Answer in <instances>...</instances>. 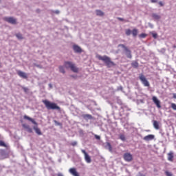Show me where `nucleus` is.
I'll return each instance as SVG.
<instances>
[{"instance_id":"33","label":"nucleus","mask_w":176,"mask_h":176,"mask_svg":"<svg viewBox=\"0 0 176 176\" xmlns=\"http://www.w3.org/2000/svg\"><path fill=\"white\" fill-rule=\"evenodd\" d=\"M71 145H72V146H76V145H78V142H72L71 143Z\"/></svg>"},{"instance_id":"19","label":"nucleus","mask_w":176,"mask_h":176,"mask_svg":"<svg viewBox=\"0 0 176 176\" xmlns=\"http://www.w3.org/2000/svg\"><path fill=\"white\" fill-rule=\"evenodd\" d=\"M132 35H133V36H134V37H135V36H137V35H138V30H137V29H133V30H132Z\"/></svg>"},{"instance_id":"5","label":"nucleus","mask_w":176,"mask_h":176,"mask_svg":"<svg viewBox=\"0 0 176 176\" xmlns=\"http://www.w3.org/2000/svg\"><path fill=\"white\" fill-rule=\"evenodd\" d=\"M118 47H122L125 52V54L127 58H133V55H131V50L129 49L124 44H119Z\"/></svg>"},{"instance_id":"39","label":"nucleus","mask_w":176,"mask_h":176,"mask_svg":"<svg viewBox=\"0 0 176 176\" xmlns=\"http://www.w3.org/2000/svg\"><path fill=\"white\" fill-rule=\"evenodd\" d=\"M70 77L74 78V79H76V78H77L76 76H74V75H71Z\"/></svg>"},{"instance_id":"45","label":"nucleus","mask_w":176,"mask_h":176,"mask_svg":"<svg viewBox=\"0 0 176 176\" xmlns=\"http://www.w3.org/2000/svg\"><path fill=\"white\" fill-rule=\"evenodd\" d=\"M120 89H122V87H120Z\"/></svg>"},{"instance_id":"32","label":"nucleus","mask_w":176,"mask_h":176,"mask_svg":"<svg viewBox=\"0 0 176 176\" xmlns=\"http://www.w3.org/2000/svg\"><path fill=\"white\" fill-rule=\"evenodd\" d=\"M165 174L166 176H173V173H171L170 172H168V171H166Z\"/></svg>"},{"instance_id":"11","label":"nucleus","mask_w":176,"mask_h":176,"mask_svg":"<svg viewBox=\"0 0 176 176\" xmlns=\"http://www.w3.org/2000/svg\"><path fill=\"white\" fill-rule=\"evenodd\" d=\"M17 74L19 75V76H20V78H23V79H28V76H27V73L18 70L17 71Z\"/></svg>"},{"instance_id":"30","label":"nucleus","mask_w":176,"mask_h":176,"mask_svg":"<svg viewBox=\"0 0 176 176\" xmlns=\"http://www.w3.org/2000/svg\"><path fill=\"white\" fill-rule=\"evenodd\" d=\"M140 38H146V34L145 33H142L141 34H140Z\"/></svg>"},{"instance_id":"38","label":"nucleus","mask_w":176,"mask_h":176,"mask_svg":"<svg viewBox=\"0 0 176 176\" xmlns=\"http://www.w3.org/2000/svg\"><path fill=\"white\" fill-rule=\"evenodd\" d=\"M152 3H156L157 2V0H151Z\"/></svg>"},{"instance_id":"16","label":"nucleus","mask_w":176,"mask_h":176,"mask_svg":"<svg viewBox=\"0 0 176 176\" xmlns=\"http://www.w3.org/2000/svg\"><path fill=\"white\" fill-rule=\"evenodd\" d=\"M73 50L76 53H82V48L78 45H74Z\"/></svg>"},{"instance_id":"44","label":"nucleus","mask_w":176,"mask_h":176,"mask_svg":"<svg viewBox=\"0 0 176 176\" xmlns=\"http://www.w3.org/2000/svg\"><path fill=\"white\" fill-rule=\"evenodd\" d=\"M1 2H2V0H0V3H1Z\"/></svg>"},{"instance_id":"1","label":"nucleus","mask_w":176,"mask_h":176,"mask_svg":"<svg viewBox=\"0 0 176 176\" xmlns=\"http://www.w3.org/2000/svg\"><path fill=\"white\" fill-rule=\"evenodd\" d=\"M96 57L100 61H103L105 65L107 66V68H111V67H115L116 65V64H115V63L111 60L109 56H107L106 55L103 56L101 55H97Z\"/></svg>"},{"instance_id":"3","label":"nucleus","mask_w":176,"mask_h":176,"mask_svg":"<svg viewBox=\"0 0 176 176\" xmlns=\"http://www.w3.org/2000/svg\"><path fill=\"white\" fill-rule=\"evenodd\" d=\"M23 119L29 120V122H31L33 124H35V126L33 127V129L34 130L35 133H36L38 135H42V131H41V129L38 127V122H36L34 118H31V117L25 115L23 116Z\"/></svg>"},{"instance_id":"14","label":"nucleus","mask_w":176,"mask_h":176,"mask_svg":"<svg viewBox=\"0 0 176 176\" xmlns=\"http://www.w3.org/2000/svg\"><path fill=\"white\" fill-rule=\"evenodd\" d=\"M155 138V135H146L143 140L144 141H152V140H153Z\"/></svg>"},{"instance_id":"4","label":"nucleus","mask_w":176,"mask_h":176,"mask_svg":"<svg viewBox=\"0 0 176 176\" xmlns=\"http://www.w3.org/2000/svg\"><path fill=\"white\" fill-rule=\"evenodd\" d=\"M64 67L67 69H71V71H72V72H74L75 74H78V72H79V68L76 67V65H75V63L71 61H65L64 63Z\"/></svg>"},{"instance_id":"36","label":"nucleus","mask_w":176,"mask_h":176,"mask_svg":"<svg viewBox=\"0 0 176 176\" xmlns=\"http://www.w3.org/2000/svg\"><path fill=\"white\" fill-rule=\"evenodd\" d=\"M118 20H119L120 21H124V19L120 17H118Z\"/></svg>"},{"instance_id":"27","label":"nucleus","mask_w":176,"mask_h":176,"mask_svg":"<svg viewBox=\"0 0 176 176\" xmlns=\"http://www.w3.org/2000/svg\"><path fill=\"white\" fill-rule=\"evenodd\" d=\"M16 36L18 39H23V35L20 33L16 34Z\"/></svg>"},{"instance_id":"40","label":"nucleus","mask_w":176,"mask_h":176,"mask_svg":"<svg viewBox=\"0 0 176 176\" xmlns=\"http://www.w3.org/2000/svg\"><path fill=\"white\" fill-rule=\"evenodd\" d=\"M57 176H64V175L63 173H58L57 174Z\"/></svg>"},{"instance_id":"20","label":"nucleus","mask_w":176,"mask_h":176,"mask_svg":"<svg viewBox=\"0 0 176 176\" xmlns=\"http://www.w3.org/2000/svg\"><path fill=\"white\" fill-rule=\"evenodd\" d=\"M82 118H84V119H93V116L90 114H84L82 115Z\"/></svg>"},{"instance_id":"13","label":"nucleus","mask_w":176,"mask_h":176,"mask_svg":"<svg viewBox=\"0 0 176 176\" xmlns=\"http://www.w3.org/2000/svg\"><path fill=\"white\" fill-rule=\"evenodd\" d=\"M22 126L28 131V133H33L32 128L30 127V125L27 124H23Z\"/></svg>"},{"instance_id":"29","label":"nucleus","mask_w":176,"mask_h":176,"mask_svg":"<svg viewBox=\"0 0 176 176\" xmlns=\"http://www.w3.org/2000/svg\"><path fill=\"white\" fill-rule=\"evenodd\" d=\"M171 108L173 109L174 111H176V104H175V103H171Z\"/></svg>"},{"instance_id":"18","label":"nucleus","mask_w":176,"mask_h":176,"mask_svg":"<svg viewBox=\"0 0 176 176\" xmlns=\"http://www.w3.org/2000/svg\"><path fill=\"white\" fill-rule=\"evenodd\" d=\"M96 13L97 16H100V17H102V16H104V12L100 10H96Z\"/></svg>"},{"instance_id":"24","label":"nucleus","mask_w":176,"mask_h":176,"mask_svg":"<svg viewBox=\"0 0 176 176\" xmlns=\"http://www.w3.org/2000/svg\"><path fill=\"white\" fill-rule=\"evenodd\" d=\"M59 72H61V74H65V69H64V67L59 66Z\"/></svg>"},{"instance_id":"2","label":"nucleus","mask_w":176,"mask_h":176,"mask_svg":"<svg viewBox=\"0 0 176 176\" xmlns=\"http://www.w3.org/2000/svg\"><path fill=\"white\" fill-rule=\"evenodd\" d=\"M42 102L45 106V108H47V109H48V110H50V109H52V110L56 109V111L61 110V108H60V107H58V105H57L56 103L52 102L47 100H42Z\"/></svg>"},{"instance_id":"9","label":"nucleus","mask_w":176,"mask_h":176,"mask_svg":"<svg viewBox=\"0 0 176 176\" xmlns=\"http://www.w3.org/2000/svg\"><path fill=\"white\" fill-rule=\"evenodd\" d=\"M82 153L84 154L85 156V160L87 163H91V158L90 157V155H89V154H87V153L86 152V151L85 150H81Z\"/></svg>"},{"instance_id":"37","label":"nucleus","mask_w":176,"mask_h":176,"mask_svg":"<svg viewBox=\"0 0 176 176\" xmlns=\"http://www.w3.org/2000/svg\"><path fill=\"white\" fill-rule=\"evenodd\" d=\"M158 3L161 6H164V4H163V2H162V1H160Z\"/></svg>"},{"instance_id":"34","label":"nucleus","mask_w":176,"mask_h":176,"mask_svg":"<svg viewBox=\"0 0 176 176\" xmlns=\"http://www.w3.org/2000/svg\"><path fill=\"white\" fill-rule=\"evenodd\" d=\"M152 35H153V37L155 39H156V38H157V34H156V33H153Z\"/></svg>"},{"instance_id":"21","label":"nucleus","mask_w":176,"mask_h":176,"mask_svg":"<svg viewBox=\"0 0 176 176\" xmlns=\"http://www.w3.org/2000/svg\"><path fill=\"white\" fill-rule=\"evenodd\" d=\"M131 65L133 68H138L139 64L137 61H133Z\"/></svg>"},{"instance_id":"28","label":"nucleus","mask_w":176,"mask_h":176,"mask_svg":"<svg viewBox=\"0 0 176 176\" xmlns=\"http://www.w3.org/2000/svg\"><path fill=\"white\" fill-rule=\"evenodd\" d=\"M107 146H108V148H109V150L110 151V152L112 151V146L111 145V143H109V142H107Z\"/></svg>"},{"instance_id":"25","label":"nucleus","mask_w":176,"mask_h":176,"mask_svg":"<svg viewBox=\"0 0 176 176\" xmlns=\"http://www.w3.org/2000/svg\"><path fill=\"white\" fill-rule=\"evenodd\" d=\"M0 146H3L4 148H6L8 146L6 144H5L4 141L0 140Z\"/></svg>"},{"instance_id":"22","label":"nucleus","mask_w":176,"mask_h":176,"mask_svg":"<svg viewBox=\"0 0 176 176\" xmlns=\"http://www.w3.org/2000/svg\"><path fill=\"white\" fill-rule=\"evenodd\" d=\"M152 17H153V19H154L155 20H160V16L158 15L157 14H152Z\"/></svg>"},{"instance_id":"6","label":"nucleus","mask_w":176,"mask_h":176,"mask_svg":"<svg viewBox=\"0 0 176 176\" xmlns=\"http://www.w3.org/2000/svg\"><path fill=\"white\" fill-rule=\"evenodd\" d=\"M139 79L145 87H149V86H151V84H149V81H148L146 77H145L144 74H140Z\"/></svg>"},{"instance_id":"12","label":"nucleus","mask_w":176,"mask_h":176,"mask_svg":"<svg viewBox=\"0 0 176 176\" xmlns=\"http://www.w3.org/2000/svg\"><path fill=\"white\" fill-rule=\"evenodd\" d=\"M69 173H70V174H72V175L73 176H79V173H78V171H76V168H72L69 170Z\"/></svg>"},{"instance_id":"26","label":"nucleus","mask_w":176,"mask_h":176,"mask_svg":"<svg viewBox=\"0 0 176 176\" xmlns=\"http://www.w3.org/2000/svg\"><path fill=\"white\" fill-rule=\"evenodd\" d=\"M120 140H121V141H126V136L123 134L120 135Z\"/></svg>"},{"instance_id":"31","label":"nucleus","mask_w":176,"mask_h":176,"mask_svg":"<svg viewBox=\"0 0 176 176\" xmlns=\"http://www.w3.org/2000/svg\"><path fill=\"white\" fill-rule=\"evenodd\" d=\"M22 89L25 93H28L29 89L28 87H23Z\"/></svg>"},{"instance_id":"42","label":"nucleus","mask_w":176,"mask_h":176,"mask_svg":"<svg viewBox=\"0 0 176 176\" xmlns=\"http://www.w3.org/2000/svg\"><path fill=\"white\" fill-rule=\"evenodd\" d=\"M173 98H176V94H173Z\"/></svg>"},{"instance_id":"41","label":"nucleus","mask_w":176,"mask_h":176,"mask_svg":"<svg viewBox=\"0 0 176 176\" xmlns=\"http://www.w3.org/2000/svg\"><path fill=\"white\" fill-rule=\"evenodd\" d=\"M55 13H56V14H58V13H60V11L56 10V11H55Z\"/></svg>"},{"instance_id":"7","label":"nucleus","mask_w":176,"mask_h":176,"mask_svg":"<svg viewBox=\"0 0 176 176\" xmlns=\"http://www.w3.org/2000/svg\"><path fill=\"white\" fill-rule=\"evenodd\" d=\"M3 20H5V21H7V23H10V24H16L17 23V21L16 20V19L10 16V17H4Z\"/></svg>"},{"instance_id":"35","label":"nucleus","mask_w":176,"mask_h":176,"mask_svg":"<svg viewBox=\"0 0 176 176\" xmlns=\"http://www.w3.org/2000/svg\"><path fill=\"white\" fill-rule=\"evenodd\" d=\"M94 137L96 140H101V137H100V135H95Z\"/></svg>"},{"instance_id":"17","label":"nucleus","mask_w":176,"mask_h":176,"mask_svg":"<svg viewBox=\"0 0 176 176\" xmlns=\"http://www.w3.org/2000/svg\"><path fill=\"white\" fill-rule=\"evenodd\" d=\"M153 126L155 130H159L160 129V126H159V122L157 120H153Z\"/></svg>"},{"instance_id":"10","label":"nucleus","mask_w":176,"mask_h":176,"mask_svg":"<svg viewBox=\"0 0 176 176\" xmlns=\"http://www.w3.org/2000/svg\"><path fill=\"white\" fill-rule=\"evenodd\" d=\"M152 100L154 104H156L157 108H162V105L160 104V100H159V99H157L156 96H153Z\"/></svg>"},{"instance_id":"23","label":"nucleus","mask_w":176,"mask_h":176,"mask_svg":"<svg viewBox=\"0 0 176 176\" xmlns=\"http://www.w3.org/2000/svg\"><path fill=\"white\" fill-rule=\"evenodd\" d=\"M132 31L130 29H127L125 30V34L127 35V36H129V35H131Z\"/></svg>"},{"instance_id":"8","label":"nucleus","mask_w":176,"mask_h":176,"mask_svg":"<svg viewBox=\"0 0 176 176\" xmlns=\"http://www.w3.org/2000/svg\"><path fill=\"white\" fill-rule=\"evenodd\" d=\"M125 162H131L133 160V155L130 153H126L123 155Z\"/></svg>"},{"instance_id":"15","label":"nucleus","mask_w":176,"mask_h":176,"mask_svg":"<svg viewBox=\"0 0 176 176\" xmlns=\"http://www.w3.org/2000/svg\"><path fill=\"white\" fill-rule=\"evenodd\" d=\"M168 160L169 162H174V153L172 151L168 153Z\"/></svg>"},{"instance_id":"43","label":"nucleus","mask_w":176,"mask_h":176,"mask_svg":"<svg viewBox=\"0 0 176 176\" xmlns=\"http://www.w3.org/2000/svg\"><path fill=\"white\" fill-rule=\"evenodd\" d=\"M49 87L52 89L53 87V86L52 85V84H49Z\"/></svg>"}]
</instances>
